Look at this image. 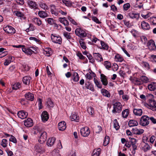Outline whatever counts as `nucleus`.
Here are the masks:
<instances>
[{
    "label": "nucleus",
    "mask_w": 156,
    "mask_h": 156,
    "mask_svg": "<svg viewBox=\"0 0 156 156\" xmlns=\"http://www.w3.org/2000/svg\"><path fill=\"white\" fill-rule=\"evenodd\" d=\"M41 118L43 122H46L49 118V116L48 112L46 111H43L41 114Z\"/></svg>",
    "instance_id": "obj_11"
},
{
    "label": "nucleus",
    "mask_w": 156,
    "mask_h": 156,
    "mask_svg": "<svg viewBox=\"0 0 156 156\" xmlns=\"http://www.w3.org/2000/svg\"><path fill=\"white\" fill-rule=\"evenodd\" d=\"M101 44L102 46V48L104 50H107L108 48V45L105 43L104 41H101Z\"/></svg>",
    "instance_id": "obj_42"
},
{
    "label": "nucleus",
    "mask_w": 156,
    "mask_h": 156,
    "mask_svg": "<svg viewBox=\"0 0 156 156\" xmlns=\"http://www.w3.org/2000/svg\"><path fill=\"white\" fill-rule=\"evenodd\" d=\"M80 133L82 136L87 137L89 135L90 131L88 127H85L81 129Z\"/></svg>",
    "instance_id": "obj_4"
},
{
    "label": "nucleus",
    "mask_w": 156,
    "mask_h": 156,
    "mask_svg": "<svg viewBox=\"0 0 156 156\" xmlns=\"http://www.w3.org/2000/svg\"><path fill=\"white\" fill-rule=\"evenodd\" d=\"M79 42L81 47L83 49H85L87 47L85 44L84 41L83 39H81L79 40Z\"/></svg>",
    "instance_id": "obj_48"
},
{
    "label": "nucleus",
    "mask_w": 156,
    "mask_h": 156,
    "mask_svg": "<svg viewBox=\"0 0 156 156\" xmlns=\"http://www.w3.org/2000/svg\"><path fill=\"white\" fill-rule=\"evenodd\" d=\"M146 98L149 101H150L154 99V96L151 94H148L146 95Z\"/></svg>",
    "instance_id": "obj_55"
},
{
    "label": "nucleus",
    "mask_w": 156,
    "mask_h": 156,
    "mask_svg": "<svg viewBox=\"0 0 156 156\" xmlns=\"http://www.w3.org/2000/svg\"><path fill=\"white\" fill-rule=\"evenodd\" d=\"M141 26L142 29L144 30H149L150 29V26L149 24L144 21L141 22Z\"/></svg>",
    "instance_id": "obj_10"
},
{
    "label": "nucleus",
    "mask_w": 156,
    "mask_h": 156,
    "mask_svg": "<svg viewBox=\"0 0 156 156\" xmlns=\"http://www.w3.org/2000/svg\"><path fill=\"white\" fill-rule=\"evenodd\" d=\"M94 83L99 88L101 89L102 86L100 81H98L96 79L94 78Z\"/></svg>",
    "instance_id": "obj_41"
},
{
    "label": "nucleus",
    "mask_w": 156,
    "mask_h": 156,
    "mask_svg": "<svg viewBox=\"0 0 156 156\" xmlns=\"http://www.w3.org/2000/svg\"><path fill=\"white\" fill-rule=\"evenodd\" d=\"M101 151V149L100 148L94 150L93 152L92 156H99Z\"/></svg>",
    "instance_id": "obj_35"
},
{
    "label": "nucleus",
    "mask_w": 156,
    "mask_h": 156,
    "mask_svg": "<svg viewBox=\"0 0 156 156\" xmlns=\"http://www.w3.org/2000/svg\"><path fill=\"white\" fill-rule=\"evenodd\" d=\"M63 34L64 36L67 39H70L72 38V37L71 36L70 33L64 31L63 33Z\"/></svg>",
    "instance_id": "obj_50"
},
{
    "label": "nucleus",
    "mask_w": 156,
    "mask_h": 156,
    "mask_svg": "<svg viewBox=\"0 0 156 156\" xmlns=\"http://www.w3.org/2000/svg\"><path fill=\"white\" fill-rule=\"evenodd\" d=\"M142 42L144 44H146L147 43V39L146 37L143 36L141 38Z\"/></svg>",
    "instance_id": "obj_63"
},
{
    "label": "nucleus",
    "mask_w": 156,
    "mask_h": 156,
    "mask_svg": "<svg viewBox=\"0 0 156 156\" xmlns=\"http://www.w3.org/2000/svg\"><path fill=\"white\" fill-rule=\"evenodd\" d=\"M68 19L69 20L70 22H71V23H73V24L75 25H77V23H76V22L71 17L69 16H68Z\"/></svg>",
    "instance_id": "obj_62"
},
{
    "label": "nucleus",
    "mask_w": 156,
    "mask_h": 156,
    "mask_svg": "<svg viewBox=\"0 0 156 156\" xmlns=\"http://www.w3.org/2000/svg\"><path fill=\"white\" fill-rule=\"evenodd\" d=\"M151 12H148L146 14H142L141 15L142 17L144 18L147 19L150 16H151Z\"/></svg>",
    "instance_id": "obj_60"
},
{
    "label": "nucleus",
    "mask_w": 156,
    "mask_h": 156,
    "mask_svg": "<svg viewBox=\"0 0 156 156\" xmlns=\"http://www.w3.org/2000/svg\"><path fill=\"white\" fill-rule=\"evenodd\" d=\"M148 48L151 51L155 50L156 48V46L155 45L154 42L153 43V44H152L151 45L148 47Z\"/></svg>",
    "instance_id": "obj_64"
},
{
    "label": "nucleus",
    "mask_w": 156,
    "mask_h": 156,
    "mask_svg": "<svg viewBox=\"0 0 156 156\" xmlns=\"http://www.w3.org/2000/svg\"><path fill=\"white\" fill-rule=\"evenodd\" d=\"M131 131L133 133L136 135H140L144 133V130L142 129H138L135 127L132 129Z\"/></svg>",
    "instance_id": "obj_15"
},
{
    "label": "nucleus",
    "mask_w": 156,
    "mask_h": 156,
    "mask_svg": "<svg viewBox=\"0 0 156 156\" xmlns=\"http://www.w3.org/2000/svg\"><path fill=\"white\" fill-rule=\"evenodd\" d=\"M38 14L40 17L43 18H46L49 16L48 13L45 11H39Z\"/></svg>",
    "instance_id": "obj_23"
},
{
    "label": "nucleus",
    "mask_w": 156,
    "mask_h": 156,
    "mask_svg": "<svg viewBox=\"0 0 156 156\" xmlns=\"http://www.w3.org/2000/svg\"><path fill=\"white\" fill-rule=\"evenodd\" d=\"M142 66L147 69H150V67L148 63L146 62H142L141 63Z\"/></svg>",
    "instance_id": "obj_43"
},
{
    "label": "nucleus",
    "mask_w": 156,
    "mask_h": 156,
    "mask_svg": "<svg viewBox=\"0 0 156 156\" xmlns=\"http://www.w3.org/2000/svg\"><path fill=\"white\" fill-rule=\"evenodd\" d=\"M135 84L137 85H140L142 83L141 80H140V78L139 79L136 78L134 80Z\"/></svg>",
    "instance_id": "obj_59"
},
{
    "label": "nucleus",
    "mask_w": 156,
    "mask_h": 156,
    "mask_svg": "<svg viewBox=\"0 0 156 156\" xmlns=\"http://www.w3.org/2000/svg\"><path fill=\"white\" fill-rule=\"evenodd\" d=\"M27 4L29 7L32 9H36L37 8V5L34 1L28 0L27 1Z\"/></svg>",
    "instance_id": "obj_17"
},
{
    "label": "nucleus",
    "mask_w": 156,
    "mask_h": 156,
    "mask_svg": "<svg viewBox=\"0 0 156 156\" xmlns=\"http://www.w3.org/2000/svg\"><path fill=\"white\" fill-rule=\"evenodd\" d=\"M55 34H52L51 35V38L52 42L56 43L61 44L62 43V38L60 36H56Z\"/></svg>",
    "instance_id": "obj_5"
},
{
    "label": "nucleus",
    "mask_w": 156,
    "mask_h": 156,
    "mask_svg": "<svg viewBox=\"0 0 156 156\" xmlns=\"http://www.w3.org/2000/svg\"><path fill=\"white\" fill-rule=\"evenodd\" d=\"M15 14L17 16L22 18L24 19H25L26 18L24 14L20 12L16 11L15 12Z\"/></svg>",
    "instance_id": "obj_47"
},
{
    "label": "nucleus",
    "mask_w": 156,
    "mask_h": 156,
    "mask_svg": "<svg viewBox=\"0 0 156 156\" xmlns=\"http://www.w3.org/2000/svg\"><path fill=\"white\" fill-rule=\"evenodd\" d=\"M150 123L149 117L147 115L142 116L140 118V124L143 126H148Z\"/></svg>",
    "instance_id": "obj_2"
},
{
    "label": "nucleus",
    "mask_w": 156,
    "mask_h": 156,
    "mask_svg": "<svg viewBox=\"0 0 156 156\" xmlns=\"http://www.w3.org/2000/svg\"><path fill=\"white\" fill-rule=\"evenodd\" d=\"M152 22L154 25H156V17H152L148 19Z\"/></svg>",
    "instance_id": "obj_56"
},
{
    "label": "nucleus",
    "mask_w": 156,
    "mask_h": 156,
    "mask_svg": "<svg viewBox=\"0 0 156 156\" xmlns=\"http://www.w3.org/2000/svg\"><path fill=\"white\" fill-rule=\"evenodd\" d=\"M149 105L151 107H156V101L153 99L149 101Z\"/></svg>",
    "instance_id": "obj_40"
},
{
    "label": "nucleus",
    "mask_w": 156,
    "mask_h": 156,
    "mask_svg": "<svg viewBox=\"0 0 156 156\" xmlns=\"http://www.w3.org/2000/svg\"><path fill=\"white\" fill-rule=\"evenodd\" d=\"M25 97L26 99L31 101H34V95L30 92L26 93L25 95Z\"/></svg>",
    "instance_id": "obj_13"
},
{
    "label": "nucleus",
    "mask_w": 156,
    "mask_h": 156,
    "mask_svg": "<svg viewBox=\"0 0 156 156\" xmlns=\"http://www.w3.org/2000/svg\"><path fill=\"white\" fill-rule=\"evenodd\" d=\"M101 93L105 97L109 98L111 96L110 93L108 91L105 89H102L101 90Z\"/></svg>",
    "instance_id": "obj_29"
},
{
    "label": "nucleus",
    "mask_w": 156,
    "mask_h": 156,
    "mask_svg": "<svg viewBox=\"0 0 156 156\" xmlns=\"http://www.w3.org/2000/svg\"><path fill=\"white\" fill-rule=\"evenodd\" d=\"M109 138L108 136H106L105 137L104 142L103 145L104 146H106L109 143Z\"/></svg>",
    "instance_id": "obj_51"
},
{
    "label": "nucleus",
    "mask_w": 156,
    "mask_h": 156,
    "mask_svg": "<svg viewBox=\"0 0 156 156\" xmlns=\"http://www.w3.org/2000/svg\"><path fill=\"white\" fill-rule=\"evenodd\" d=\"M129 112V110L128 109H126L123 111L122 112V116L123 118H126L127 117Z\"/></svg>",
    "instance_id": "obj_45"
},
{
    "label": "nucleus",
    "mask_w": 156,
    "mask_h": 156,
    "mask_svg": "<svg viewBox=\"0 0 156 156\" xmlns=\"http://www.w3.org/2000/svg\"><path fill=\"white\" fill-rule=\"evenodd\" d=\"M114 127L116 130H118L120 126L119 123L116 119H115L114 121Z\"/></svg>",
    "instance_id": "obj_44"
},
{
    "label": "nucleus",
    "mask_w": 156,
    "mask_h": 156,
    "mask_svg": "<svg viewBox=\"0 0 156 156\" xmlns=\"http://www.w3.org/2000/svg\"><path fill=\"white\" fill-rule=\"evenodd\" d=\"M70 119L72 121H75L78 122L79 119V117L77 116L76 113H73L70 116Z\"/></svg>",
    "instance_id": "obj_21"
},
{
    "label": "nucleus",
    "mask_w": 156,
    "mask_h": 156,
    "mask_svg": "<svg viewBox=\"0 0 156 156\" xmlns=\"http://www.w3.org/2000/svg\"><path fill=\"white\" fill-rule=\"evenodd\" d=\"M73 81L75 82H77L79 80V75L76 72H74L73 76Z\"/></svg>",
    "instance_id": "obj_38"
},
{
    "label": "nucleus",
    "mask_w": 156,
    "mask_h": 156,
    "mask_svg": "<svg viewBox=\"0 0 156 156\" xmlns=\"http://www.w3.org/2000/svg\"><path fill=\"white\" fill-rule=\"evenodd\" d=\"M151 147L148 144H146L143 147V151L144 152H146L151 149Z\"/></svg>",
    "instance_id": "obj_52"
},
{
    "label": "nucleus",
    "mask_w": 156,
    "mask_h": 156,
    "mask_svg": "<svg viewBox=\"0 0 156 156\" xmlns=\"http://www.w3.org/2000/svg\"><path fill=\"white\" fill-rule=\"evenodd\" d=\"M45 105L47 106L53 107L54 106V104L50 98H48L45 100Z\"/></svg>",
    "instance_id": "obj_18"
},
{
    "label": "nucleus",
    "mask_w": 156,
    "mask_h": 156,
    "mask_svg": "<svg viewBox=\"0 0 156 156\" xmlns=\"http://www.w3.org/2000/svg\"><path fill=\"white\" fill-rule=\"evenodd\" d=\"M24 125L28 127H31L33 125V121L31 118H28L24 121Z\"/></svg>",
    "instance_id": "obj_9"
},
{
    "label": "nucleus",
    "mask_w": 156,
    "mask_h": 156,
    "mask_svg": "<svg viewBox=\"0 0 156 156\" xmlns=\"http://www.w3.org/2000/svg\"><path fill=\"white\" fill-rule=\"evenodd\" d=\"M75 32L76 35L80 37H84L87 35L85 30L80 28H77Z\"/></svg>",
    "instance_id": "obj_3"
},
{
    "label": "nucleus",
    "mask_w": 156,
    "mask_h": 156,
    "mask_svg": "<svg viewBox=\"0 0 156 156\" xmlns=\"http://www.w3.org/2000/svg\"><path fill=\"white\" fill-rule=\"evenodd\" d=\"M7 140L5 139H3L2 140L1 145L3 147H7Z\"/></svg>",
    "instance_id": "obj_53"
},
{
    "label": "nucleus",
    "mask_w": 156,
    "mask_h": 156,
    "mask_svg": "<svg viewBox=\"0 0 156 156\" xmlns=\"http://www.w3.org/2000/svg\"><path fill=\"white\" fill-rule=\"evenodd\" d=\"M133 112L134 115L137 116H140L143 113L142 109L139 108L134 109Z\"/></svg>",
    "instance_id": "obj_19"
},
{
    "label": "nucleus",
    "mask_w": 156,
    "mask_h": 156,
    "mask_svg": "<svg viewBox=\"0 0 156 156\" xmlns=\"http://www.w3.org/2000/svg\"><path fill=\"white\" fill-rule=\"evenodd\" d=\"M44 51L46 52V54L48 56H50L52 53V51L50 48H46L44 50Z\"/></svg>",
    "instance_id": "obj_54"
},
{
    "label": "nucleus",
    "mask_w": 156,
    "mask_h": 156,
    "mask_svg": "<svg viewBox=\"0 0 156 156\" xmlns=\"http://www.w3.org/2000/svg\"><path fill=\"white\" fill-rule=\"evenodd\" d=\"M58 11L55 5L52 4L50 5V12L53 16H57L58 14Z\"/></svg>",
    "instance_id": "obj_6"
},
{
    "label": "nucleus",
    "mask_w": 156,
    "mask_h": 156,
    "mask_svg": "<svg viewBox=\"0 0 156 156\" xmlns=\"http://www.w3.org/2000/svg\"><path fill=\"white\" fill-rule=\"evenodd\" d=\"M21 87V83H15L12 86V89L14 90H16L20 88Z\"/></svg>",
    "instance_id": "obj_39"
},
{
    "label": "nucleus",
    "mask_w": 156,
    "mask_h": 156,
    "mask_svg": "<svg viewBox=\"0 0 156 156\" xmlns=\"http://www.w3.org/2000/svg\"><path fill=\"white\" fill-rule=\"evenodd\" d=\"M121 108H114L112 112L113 113H119L122 111Z\"/></svg>",
    "instance_id": "obj_58"
},
{
    "label": "nucleus",
    "mask_w": 156,
    "mask_h": 156,
    "mask_svg": "<svg viewBox=\"0 0 156 156\" xmlns=\"http://www.w3.org/2000/svg\"><path fill=\"white\" fill-rule=\"evenodd\" d=\"M128 15L131 18L135 19L136 20H138L139 17V14L134 11L129 13Z\"/></svg>",
    "instance_id": "obj_12"
},
{
    "label": "nucleus",
    "mask_w": 156,
    "mask_h": 156,
    "mask_svg": "<svg viewBox=\"0 0 156 156\" xmlns=\"http://www.w3.org/2000/svg\"><path fill=\"white\" fill-rule=\"evenodd\" d=\"M115 60L117 62H122L123 60V58L119 54H117L115 57Z\"/></svg>",
    "instance_id": "obj_36"
},
{
    "label": "nucleus",
    "mask_w": 156,
    "mask_h": 156,
    "mask_svg": "<svg viewBox=\"0 0 156 156\" xmlns=\"http://www.w3.org/2000/svg\"><path fill=\"white\" fill-rule=\"evenodd\" d=\"M22 49L23 51L27 55H30L32 54V52L31 51L32 50H31L29 48H26L23 47L22 48Z\"/></svg>",
    "instance_id": "obj_31"
},
{
    "label": "nucleus",
    "mask_w": 156,
    "mask_h": 156,
    "mask_svg": "<svg viewBox=\"0 0 156 156\" xmlns=\"http://www.w3.org/2000/svg\"><path fill=\"white\" fill-rule=\"evenodd\" d=\"M148 89L151 91H154L156 89V83L152 82L148 86Z\"/></svg>",
    "instance_id": "obj_24"
},
{
    "label": "nucleus",
    "mask_w": 156,
    "mask_h": 156,
    "mask_svg": "<svg viewBox=\"0 0 156 156\" xmlns=\"http://www.w3.org/2000/svg\"><path fill=\"white\" fill-rule=\"evenodd\" d=\"M140 80L142 83H147L149 81V79L147 77L144 76H142L140 77Z\"/></svg>",
    "instance_id": "obj_49"
},
{
    "label": "nucleus",
    "mask_w": 156,
    "mask_h": 156,
    "mask_svg": "<svg viewBox=\"0 0 156 156\" xmlns=\"http://www.w3.org/2000/svg\"><path fill=\"white\" fill-rule=\"evenodd\" d=\"M86 87L87 89H89L92 91L94 90L93 86L89 82H87L85 83Z\"/></svg>",
    "instance_id": "obj_32"
},
{
    "label": "nucleus",
    "mask_w": 156,
    "mask_h": 156,
    "mask_svg": "<svg viewBox=\"0 0 156 156\" xmlns=\"http://www.w3.org/2000/svg\"><path fill=\"white\" fill-rule=\"evenodd\" d=\"M66 127V123L64 121H62L58 124V127L60 130L62 131L64 130Z\"/></svg>",
    "instance_id": "obj_16"
},
{
    "label": "nucleus",
    "mask_w": 156,
    "mask_h": 156,
    "mask_svg": "<svg viewBox=\"0 0 156 156\" xmlns=\"http://www.w3.org/2000/svg\"><path fill=\"white\" fill-rule=\"evenodd\" d=\"M133 138H129L130 140L129 141H126V142L125 146L128 148H130L131 146L132 142V139Z\"/></svg>",
    "instance_id": "obj_46"
},
{
    "label": "nucleus",
    "mask_w": 156,
    "mask_h": 156,
    "mask_svg": "<svg viewBox=\"0 0 156 156\" xmlns=\"http://www.w3.org/2000/svg\"><path fill=\"white\" fill-rule=\"evenodd\" d=\"M37 131L38 132L40 135L39 140L41 143L42 144L44 143L47 139V133L40 127L37 128Z\"/></svg>",
    "instance_id": "obj_1"
},
{
    "label": "nucleus",
    "mask_w": 156,
    "mask_h": 156,
    "mask_svg": "<svg viewBox=\"0 0 156 156\" xmlns=\"http://www.w3.org/2000/svg\"><path fill=\"white\" fill-rule=\"evenodd\" d=\"M95 58L98 62H101L103 61V58L101 55L99 53H93Z\"/></svg>",
    "instance_id": "obj_22"
},
{
    "label": "nucleus",
    "mask_w": 156,
    "mask_h": 156,
    "mask_svg": "<svg viewBox=\"0 0 156 156\" xmlns=\"http://www.w3.org/2000/svg\"><path fill=\"white\" fill-rule=\"evenodd\" d=\"M137 121L135 120H130L128 123V125L130 127L136 126L138 125Z\"/></svg>",
    "instance_id": "obj_30"
},
{
    "label": "nucleus",
    "mask_w": 156,
    "mask_h": 156,
    "mask_svg": "<svg viewBox=\"0 0 156 156\" xmlns=\"http://www.w3.org/2000/svg\"><path fill=\"white\" fill-rule=\"evenodd\" d=\"M56 139L55 137H52L48 139L47 144L48 146H52L55 141Z\"/></svg>",
    "instance_id": "obj_25"
},
{
    "label": "nucleus",
    "mask_w": 156,
    "mask_h": 156,
    "mask_svg": "<svg viewBox=\"0 0 156 156\" xmlns=\"http://www.w3.org/2000/svg\"><path fill=\"white\" fill-rule=\"evenodd\" d=\"M63 3L68 7H70L72 5V2L69 0H62Z\"/></svg>",
    "instance_id": "obj_37"
},
{
    "label": "nucleus",
    "mask_w": 156,
    "mask_h": 156,
    "mask_svg": "<svg viewBox=\"0 0 156 156\" xmlns=\"http://www.w3.org/2000/svg\"><path fill=\"white\" fill-rule=\"evenodd\" d=\"M4 30L8 34H13L15 33V30L12 27L8 26L4 28Z\"/></svg>",
    "instance_id": "obj_7"
},
{
    "label": "nucleus",
    "mask_w": 156,
    "mask_h": 156,
    "mask_svg": "<svg viewBox=\"0 0 156 156\" xmlns=\"http://www.w3.org/2000/svg\"><path fill=\"white\" fill-rule=\"evenodd\" d=\"M103 64L107 69L109 70L111 68V64L109 61L104 62Z\"/></svg>",
    "instance_id": "obj_34"
},
{
    "label": "nucleus",
    "mask_w": 156,
    "mask_h": 156,
    "mask_svg": "<svg viewBox=\"0 0 156 156\" xmlns=\"http://www.w3.org/2000/svg\"><path fill=\"white\" fill-rule=\"evenodd\" d=\"M40 6L41 8L44 10L47 9L48 8L47 5L46 4L44 3H41L40 4Z\"/></svg>",
    "instance_id": "obj_57"
},
{
    "label": "nucleus",
    "mask_w": 156,
    "mask_h": 156,
    "mask_svg": "<svg viewBox=\"0 0 156 156\" xmlns=\"http://www.w3.org/2000/svg\"><path fill=\"white\" fill-rule=\"evenodd\" d=\"M18 117L21 119H24L27 117L28 113L24 111H21L17 113Z\"/></svg>",
    "instance_id": "obj_14"
},
{
    "label": "nucleus",
    "mask_w": 156,
    "mask_h": 156,
    "mask_svg": "<svg viewBox=\"0 0 156 156\" xmlns=\"http://www.w3.org/2000/svg\"><path fill=\"white\" fill-rule=\"evenodd\" d=\"M32 20L38 26H40L41 25H42V26L43 25V24H42L41 20L38 18L34 17L33 18Z\"/></svg>",
    "instance_id": "obj_26"
},
{
    "label": "nucleus",
    "mask_w": 156,
    "mask_h": 156,
    "mask_svg": "<svg viewBox=\"0 0 156 156\" xmlns=\"http://www.w3.org/2000/svg\"><path fill=\"white\" fill-rule=\"evenodd\" d=\"M31 78L29 76H25L23 77V83L26 85L30 84Z\"/></svg>",
    "instance_id": "obj_28"
},
{
    "label": "nucleus",
    "mask_w": 156,
    "mask_h": 156,
    "mask_svg": "<svg viewBox=\"0 0 156 156\" xmlns=\"http://www.w3.org/2000/svg\"><path fill=\"white\" fill-rule=\"evenodd\" d=\"M106 76L104 74H101V81L102 84L105 86H106L108 83Z\"/></svg>",
    "instance_id": "obj_20"
},
{
    "label": "nucleus",
    "mask_w": 156,
    "mask_h": 156,
    "mask_svg": "<svg viewBox=\"0 0 156 156\" xmlns=\"http://www.w3.org/2000/svg\"><path fill=\"white\" fill-rule=\"evenodd\" d=\"M53 156H59V151L58 150H54L52 153Z\"/></svg>",
    "instance_id": "obj_61"
},
{
    "label": "nucleus",
    "mask_w": 156,
    "mask_h": 156,
    "mask_svg": "<svg viewBox=\"0 0 156 156\" xmlns=\"http://www.w3.org/2000/svg\"><path fill=\"white\" fill-rule=\"evenodd\" d=\"M136 142L137 140L135 139H132V142H131L132 143L131 146H132L133 149V150H136L137 149V146L136 145Z\"/></svg>",
    "instance_id": "obj_33"
},
{
    "label": "nucleus",
    "mask_w": 156,
    "mask_h": 156,
    "mask_svg": "<svg viewBox=\"0 0 156 156\" xmlns=\"http://www.w3.org/2000/svg\"><path fill=\"white\" fill-rule=\"evenodd\" d=\"M85 76L86 78L90 80L92 79L93 77H95L96 75L94 72L91 71L89 73H87Z\"/></svg>",
    "instance_id": "obj_27"
},
{
    "label": "nucleus",
    "mask_w": 156,
    "mask_h": 156,
    "mask_svg": "<svg viewBox=\"0 0 156 156\" xmlns=\"http://www.w3.org/2000/svg\"><path fill=\"white\" fill-rule=\"evenodd\" d=\"M35 150L38 153H42L44 151V147L41 144H36L35 146Z\"/></svg>",
    "instance_id": "obj_8"
}]
</instances>
